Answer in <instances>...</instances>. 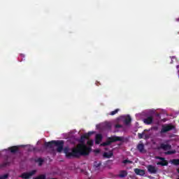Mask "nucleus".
<instances>
[{"mask_svg":"<svg viewBox=\"0 0 179 179\" xmlns=\"http://www.w3.org/2000/svg\"><path fill=\"white\" fill-rule=\"evenodd\" d=\"M64 141H55V146H57V152L61 153L64 150L66 159H72L73 157H80V156H87L92 151V148L86 146V145H80L78 148H69L64 147Z\"/></svg>","mask_w":179,"mask_h":179,"instance_id":"nucleus-1","label":"nucleus"},{"mask_svg":"<svg viewBox=\"0 0 179 179\" xmlns=\"http://www.w3.org/2000/svg\"><path fill=\"white\" fill-rule=\"evenodd\" d=\"M124 140V138L122 136H112L109 137L106 142H103L101 144V146H110L111 143H114V142H121Z\"/></svg>","mask_w":179,"mask_h":179,"instance_id":"nucleus-2","label":"nucleus"},{"mask_svg":"<svg viewBox=\"0 0 179 179\" xmlns=\"http://www.w3.org/2000/svg\"><path fill=\"white\" fill-rule=\"evenodd\" d=\"M159 149H162V150H164L166 152L165 155H175V153H176V150H171V145L169 143H162L159 147Z\"/></svg>","mask_w":179,"mask_h":179,"instance_id":"nucleus-3","label":"nucleus"},{"mask_svg":"<svg viewBox=\"0 0 179 179\" xmlns=\"http://www.w3.org/2000/svg\"><path fill=\"white\" fill-rule=\"evenodd\" d=\"M37 173V170H32L28 173L24 172L22 173V175L20 176V178L23 179H29L30 177L34 176Z\"/></svg>","mask_w":179,"mask_h":179,"instance_id":"nucleus-4","label":"nucleus"},{"mask_svg":"<svg viewBox=\"0 0 179 179\" xmlns=\"http://www.w3.org/2000/svg\"><path fill=\"white\" fill-rule=\"evenodd\" d=\"M174 128L175 127L173 124L162 125L160 134H166V132H170V131H173Z\"/></svg>","mask_w":179,"mask_h":179,"instance_id":"nucleus-5","label":"nucleus"},{"mask_svg":"<svg viewBox=\"0 0 179 179\" xmlns=\"http://www.w3.org/2000/svg\"><path fill=\"white\" fill-rule=\"evenodd\" d=\"M93 134H94V131H89L88 133H86L85 134H83V136H81L80 139V143H82L81 145H85L83 143H85V139H89V138H90V136H92V135H93Z\"/></svg>","mask_w":179,"mask_h":179,"instance_id":"nucleus-6","label":"nucleus"},{"mask_svg":"<svg viewBox=\"0 0 179 179\" xmlns=\"http://www.w3.org/2000/svg\"><path fill=\"white\" fill-rule=\"evenodd\" d=\"M157 159H159V160H161V162H159L157 163V166H169V162H167V160H166V158L164 157H157Z\"/></svg>","mask_w":179,"mask_h":179,"instance_id":"nucleus-7","label":"nucleus"},{"mask_svg":"<svg viewBox=\"0 0 179 179\" xmlns=\"http://www.w3.org/2000/svg\"><path fill=\"white\" fill-rule=\"evenodd\" d=\"M137 150L140 152V153H146V150H145V144L143 143H139L136 146Z\"/></svg>","mask_w":179,"mask_h":179,"instance_id":"nucleus-8","label":"nucleus"},{"mask_svg":"<svg viewBox=\"0 0 179 179\" xmlns=\"http://www.w3.org/2000/svg\"><path fill=\"white\" fill-rule=\"evenodd\" d=\"M147 169L148 172L150 173L151 174H156V173H157V169L153 165H148L147 166Z\"/></svg>","mask_w":179,"mask_h":179,"instance_id":"nucleus-9","label":"nucleus"},{"mask_svg":"<svg viewBox=\"0 0 179 179\" xmlns=\"http://www.w3.org/2000/svg\"><path fill=\"white\" fill-rule=\"evenodd\" d=\"M143 122L146 125H150L153 123V116H148L146 118L143 119Z\"/></svg>","mask_w":179,"mask_h":179,"instance_id":"nucleus-10","label":"nucleus"},{"mask_svg":"<svg viewBox=\"0 0 179 179\" xmlns=\"http://www.w3.org/2000/svg\"><path fill=\"white\" fill-rule=\"evenodd\" d=\"M101 141H103V135L101 134H96L95 136L96 145H100Z\"/></svg>","mask_w":179,"mask_h":179,"instance_id":"nucleus-11","label":"nucleus"},{"mask_svg":"<svg viewBox=\"0 0 179 179\" xmlns=\"http://www.w3.org/2000/svg\"><path fill=\"white\" fill-rule=\"evenodd\" d=\"M44 145L45 148H49L50 149H52L54 146H55V141L45 142Z\"/></svg>","mask_w":179,"mask_h":179,"instance_id":"nucleus-12","label":"nucleus"},{"mask_svg":"<svg viewBox=\"0 0 179 179\" xmlns=\"http://www.w3.org/2000/svg\"><path fill=\"white\" fill-rule=\"evenodd\" d=\"M8 150H10V152L11 153H16L17 152L19 151V147L14 145V146L8 148Z\"/></svg>","mask_w":179,"mask_h":179,"instance_id":"nucleus-13","label":"nucleus"},{"mask_svg":"<svg viewBox=\"0 0 179 179\" xmlns=\"http://www.w3.org/2000/svg\"><path fill=\"white\" fill-rule=\"evenodd\" d=\"M114 156V153L113 151H109L108 152H104L103 153V157H106V159H111Z\"/></svg>","mask_w":179,"mask_h":179,"instance_id":"nucleus-14","label":"nucleus"},{"mask_svg":"<svg viewBox=\"0 0 179 179\" xmlns=\"http://www.w3.org/2000/svg\"><path fill=\"white\" fill-rule=\"evenodd\" d=\"M134 173H136V174L137 176H143L145 174V170L139 169H134Z\"/></svg>","mask_w":179,"mask_h":179,"instance_id":"nucleus-15","label":"nucleus"},{"mask_svg":"<svg viewBox=\"0 0 179 179\" xmlns=\"http://www.w3.org/2000/svg\"><path fill=\"white\" fill-rule=\"evenodd\" d=\"M36 163H38V166L41 167V166H43L44 164V159L41 157L38 158L35 160Z\"/></svg>","mask_w":179,"mask_h":179,"instance_id":"nucleus-16","label":"nucleus"},{"mask_svg":"<svg viewBox=\"0 0 179 179\" xmlns=\"http://www.w3.org/2000/svg\"><path fill=\"white\" fill-rule=\"evenodd\" d=\"M127 176H128V173L127 172V171H121L119 174V177H120V178H124L127 177Z\"/></svg>","mask_w":179,"mask_h":179,"instance_id":"nucleus-17","label":"nucleus"},{"mask_svg":"<svg viewBox=\"0 0 179 179\" xmlns=\"http://www.w3.org/2000/svg\"><path fill=\"white\" fill-rule=\"evenodd\" d=\"M131 121H132V119L131 117L128 116L125 120H124V124L126 125H129L131 124Z\"/></svg>","mask_w":179,"mask_h":179,"instance_id":"nucleus-18","label":"nucleus"},{"mask_svg":"<svg viewBox=\"0 0 179 179\" xmlns=\"http://www.w3.org/2000/svg\"><path fill=\"white\" fill-rule=\"evenodd\" d=\"M172 164H174V166H179V159H173L171 161Z\"/></svg>","mask_w":179,"mask_h":179,"instance_id":"nucleus-19","label":"nucleus"},{"mask_svg":"<svg viewBox=\"0 0 179 179\" xmlns=\"http://www.w3.org/2000/svg\"><path fill=\"white\" fill-rule=\"evenodd\" d=\"M122 163H123L124 164H127V163H128L129 164H132V163H134V162H132V161H131V160H129V159H124V160H123Z\"/></svg>","mask_w":179,"mask_h":179,"instance_id":"nucleus-20","label":"nucleus"},{"mask_svg":"<svg viewBox=\"0 0 179 179\" xmlns=\"http://www.w3.org/2000/svg\"><path fill=\"white\" fill-rule=\"evenodd\" d=\"M118 111H120V109H115V110L110 112V115H115V114H117Z\"/></svg>","mask_w":179,"mask_h":179,"instance_id":"nucleus-21","label":"nucleus"},{"mask_svg":"<svg viewBox=\"0 0 179 179\" xmlns=\"http://www.w3.org/2000/svg\"><path fill=\"white\" fill-rule=\"evenodd\" d=\"M143 135H145V132L138 133V139H143Z\"/></svg>","mask_w":179,"mask_h":179,"instance_id":"nucleus-22","label":"nucleus"},{"mask_svg":"<svg viewBox=\"0 0 179 179\" xmlns=\"http://www.w3.org/2000/svg\"><path fill=\"white\" fill-rule=\"evenodd\" d=\"M93 140H89L87 141V145H88V146H93Z\"/></svg>","mask_w":179,"mask_h":179,"instance_id":"nucleus-23","label":"nucleus"},{"mask_svg":"<svg viewBox=\"0 0 179 179\" xmlns=\"http://www.w3.org/2000/svg\"><path fill=\"white\" fill-rule=\"evenodd\" d=\"M8 177H9L8 174H4L0 176V179H6Z\"/></svg>","mask_w":179,"mask_h":179,"instance_id":"nucleus-24","label":"nucleus"},{"mask_svg":"<svg viewBox=\"0 0 179 179\" xmlns=\"http://www.w3.org/2000/svg\"><path fill=\"white\" fill-rule=\"evenodd\" d=\"M170 59H171L170 64H173V62H174V59H176V57L174 56L170 57Z\"/></svg>","mask_w":179,"mask_h":179,"instance_id":"nucleus-25","label":"nucleus"},{"mask_svg":"<svg viewBox=\"0 0 179 179\" xmlns=\"http://www.w3.org/2000/svg\"><path fill=\"white\" fill-rule=\"evenodd\" d=\"M115 128H116V129L122 128V125H121L120 124H117L115 125Z\"/></svg>","mask_w":179,"mask_h":179,"instance_id":"nucleus-26","label":"nucleus"},{"mask_svg":"<svg viewBox=\"0 0 179 179\" xmlns=\"http://www.w3.org/2000/svg\"><path fill=\"white\" fill-rule=\"evenodd\" d=\"M100 166H101V164H98L96 167H100Z\"/></svg>","mask_w":179,"mask_h":179,"instance_id":"nucleus-27","label":"nucleus"},{"mask_svg":"<svg viewBox=\"0 0 179 179\" xmlns=\"http://www.w3.org/2000/svg\"><path fill=\"white\" fill-rule=\"evenodd\" d=\"M176 22H179V17L176 19Z\"/></svg>","mask_w":179,"mask_h":179,"instance_id":"nucleus-28","label":"nucleus"},{"mask_svg":"<svg viewBox=\"0 0 179 179\" xmlns=\"http://www.w3.org/2000/svg\"><path fill=\"white\" fill-rule=\"evenodd\" d=\"M154 129L157 130V127H154Z\"/></svg>","mask_w":179,"mask_h":179,"instance_id":"nucleus-29","label":"nucleus"},{"mask_svg":"<svg viewBox=\"0 0 179 179\" xmlns=\"http://www.w3.org/2000/svg\"><path fill=\"white\" fill-rule=\"evenodd\" d=\"M20 55H21V57H23V54H21Z\"/></svg>","mask_w":179,"mask_h":179,"instance_id":"nucleus-30","label":"nucleus"},{"mask_svg":"<svg viewBox=\"0 0 179 179\" xmlns=\"http://www.w3.org/2000/svg\"><path fill=\"white\" fill-rule=\"evenodd\" d=\"M159 115H160L157 114V117H159Z\"/></svg>","mask_w":179,"mask_h":179,"instance_id":"nucleus-31","label":"nucleus"},{"mask_svg":"<svg viewBox=\"0 0 179 179\" xmlns=\"http://www.w3.org/2000/svg\"><path fill=\"white\" fill-rule=\"evenodd\" d=\"M96 152H97V153H99V150H97Z\"/></svg>","mask_w":179,"mask_h":179,"instance_id":"nucleus-32","label":"nucleus"},{"mask_svg":"<svg viewBox=\"0 0 179 179\" xmlns=\"http://www.w3.org/2000/svg\"><path fill=\"white\" fill-rule=\"evenodd\" d=\"M4 166H6V164H4Z\"/></svg>","mask_w":179,"mask_h":179,"instance_id":"nucleus-33","label":"nucleus"},{"mask_svg":"<svg viewBox=\"0 0 179 179\" xmlns=\"http://www.w3.org/2000/svg\"><path fill=\"white\" fill-rule=\"evenodd\" d=\"M176 179H179V178H176Z\"/></svg>","mask_w":179,"mask_h":179,"instance_id":"nucleus-34","label":"nucleus"}]
</instances>
